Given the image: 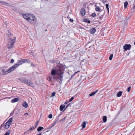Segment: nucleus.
I'll use <instances>...</instances> for the list:
<instances>
[{
  "instance_id": "nucleus-38",
  "label": "nucleus",
  "mask_w": 135,
  "mask_h": 135,
  "mask_svg": "<svg viewBox=\"0 0 135 135\" xmlns=\"http://www.w3.org/2000/svg\"><path fill=\"white\" fill-rule=\"evenodd\" d=\"M95 15H96V14L95 13H92L91 15V16L93 17L95 16Z\"/></svg>"
},
{
  "instance_id": "nucleus-47",
  "label": "nucleus",
  "mask_w": 135,
  "mask_h": 135,
  "mask_svg": "<svg viewBox=\"0 0 135 135\" xmlns=\"http://www.w3.org/2000/svg\"><path fill=\"white\" fill-rule=\"evenodd\" d=\"M4 126V125L3 124H2L0 126V128H1L2 127H3Z\"/></svg>"
},
{
  "instance_id": "nucleus-39",
  "label": "nucleus",
  "mask_w": 135,
  "mask_h": 135,
  "mask_svg": "<svg viewBox=\"0 0 135 135\" xmlns=\"http://www.w3.org/2000/svg\"><path fill=\"white\" fill-rule=\"evenodd\" d=\"M4 25H9L8 22L7 21H5L4 22Z\"/></svg>"
},
{
  "instance_id": "nucleus-29",
  "label": "nucleus",
  "mask_w": 135,
  "mask_h": 135,
  "mask_svg": "<svg viewBox=\"0 0 135 135\" xmlns=\"http://www.w3.org/2000/svg\"><path fill=\"white\" fill-rule=\"evenodd\" d=\"M0 3L4 5H6L7 4V3L3 1H0Z\"/></svg>"
},
{
  "instance_id": "nucleus-53",
  "label": "nucleus",
  "mask_w": 135,
  "mask_h": 135,
  "mask_svg": "<svg viewBox=\"0 0 135 135\" xmlns=\"http://www.w3.org/2000/svg\"><path fill=\"white\" fill-rule=\"evenodd\" d=\"M46 129H45V130H44L43 131H46Z\"/></svg>"
},
{
  "instance_id": "nucleus-42",
  "label": "nucleus",
  "mask_w": 135,
  "mask_h": 135,
  "mask_svg": "<svg viewBox=\"0 0 135 135\" xmlns=\"http://www.w3.org/2000/svg\"><path fill=\"white\" fill-rule=\"evenodd\" d=\"M87 21H88V23H89L90 22V21H88V20H87V19L85 20V21H84L85 22H87Z\"/></svg>"
},
{
  "instance_id": "nucleus-51",
  "label": "nucleus",
  "mask_w": 135,
  "mask_h": 135,
  "mask_svg": "<svg viewBox=\"0 0 135 135\" xmlns=\"http://www.w3.org/2000/svg\"><path fill=\"white\" fill-rule=\"evenodd\" d=\"M31 66H35L33 64H31Z\"/></svg>"
},
{
  "instance_id": "nucleus-48",
  "label": "nucleus",
  "mask_w": 135,
  "mask_h": 135,
  "mask_svg": "<svg viewBox=\"0 0 135 135\" xmlns=\"http://www.w3.org/2000/svg\"><path fill=\"white\" fill-rule=\"evenodd\" d=\"M79 72V71H77V72H75V73H74V74H76L77 73H78Z\"/></svg>"
},
{
  "instance_id": "nucleus-49",
  "label": "nucleus",
  "mask_w": 135,
  "mask_h": 135,
  "mask_svg": "<svg viewBox=\"0 0 135 135\" xmlns=\"http://www.w3.org/2000/svg\"><path fill=\"white\" fill-rule=\"evenodd\" d=\"M70 21L71 22H72L73 21V20L71 19H70Z\"/></svg>"
},
{
  "instance_id": "nucleus-14",
  "label": "nucleus",
  "mask_w": 135,
  "mask_h": 135,
  "mask_svg": "<svg viewBox=\"0 0 135 135\" xmlns=\"http://www.w3.org/2000/svg\"><path fill=\"white\" fill-rule=\"evenodd\" d=\"M51 73L52 76H54L56 74H57L56 71L55 70V69H53L51 71Z\"/></svg>"
},
{
  "instance_id": "nucleus-36",
  "label": "nucleus",
  "mask_w": 135,
  "mask_h": 135,
  "mask_svg": "<svg viewBox=\"0 0 135 135\" xmlns=\"http://www.w3.org/2000/svg\"><path fill=\"white\" fill-rule=\"evenodd\" d=\"M131 88V86H129L128 87V89H127L128 92H129L130 91Z\"/></svg>"
},
{
  "instance_id": "nucleus-46",
  "label": "nucleus",
  "mask_w": 135,
  "mask_h": 135,
  "mask_svg": "<svg viewBox=\"0 0 135 135\" xmlns=\"http://www.w3.org/2000/svg\"><path fill=\"white\" fill-rule=\"evenodd\" d=\"M75 75V74H73V75H72L71 76V78H73L74 76Z\"/></svg>"
},
{
  "instance_id": "nucleus-37",
  "label": "nucleus",
  "mask_w": 135,
  "mask_h": 135,
  "mask_svg": "<svg viewBox=\"0 0 135 135\" xmlns=\"http://www.w3.org/2000/svg\"><path fill=\"white\" fill-rule=\"evenodd\" d=\"M56 93L55 92H53L52 93L51 95L52 97H54L55 96Z\"/></svg>"
},
{
  "instance_id": "nucleus-55",
  "label": "nucleus",
  "mask_w": 135,
  "mask_h": 135,
  "mask_svg": "<svg viewBox=\"0 0 135 135\" xmlns=\"http://www.w3.org/2000/svg\"><path fill=\"white\" fill-rule=\"evenodd\" d=\"M80 28H83L82 27H80Z\"/></svg>"
},
{
  "instance_id": "nucleus-12",
  "label": "nucleus",
  "mask_w": 135,
  "mask_h": 135,
  "mask_svg": "<svg viewBox=\"0 0 135 135\" xmlns=\"http://www.w3.org/2000/svg\"><path fill=\"white\" fill-rule=\"evenodd\" d=\"M96 29L95 28H92L90 29L89 32L90 34H94L96 32Z\"/></svg>"
},
{
  "instance_id": "nucleus-3",
  "label": "nucleus",
  "mask_w": 135,
  "mask_h": 135,
  "mask_svg": "<svg viewBox=\"0 0 135 135\" xmlns=\"http://www.w3.org/2000/svg\"><path fill=\"white\" fill-rule=\"evenodd\" d=\"M18 79L21 81V83H24L32 87L34 86L31 80H28L24 77H21Z\"/></svg>"
},
{
  "instance_id": "nucleus-6",
  "label": "nucleus",
  "mask_w": 135,
  "mask_h": 135,
  "mask_svg": "<svg viewBox=\"0 0 135 135\" xmlns=\"http://www.w3.org/2000/svg\"><path fill=\"white\" fill-rule=\"evenodd\" d=\"M27 60V59L21 60L18 61L17 63L15 64V66L17 68L18 67L22 65L23 63L25 62V61Z\"/></svg>"
},
{
  "instance_id": "nucleus-20",
  "label": "nucleus",
  "mask_w": 135,
  "mask_h": 135,
  "mask_svg": "<svg viewBox=\"0 0 135 135\" xmlns=\"http://www.w3.org/2000/svg\"><path fill=\"white\" fill-rule=\"evenodd\" d=\"M44 129V127H42L40 126L38 127L37 129V131L38 132H40L41 130Z\"/></svg>"
},
{
  "instance_id": "nucleus-31",
  "label": "nucleus",
  "mask_w": 135,
  "mask_h": 135,
  "mask_svg": "<svg viewBox=\"0 0 135 135\" xmlns=\"http://www.w3.org/2000/svg\"><path fill=\"white\" fill-rule=\"evenodd\" d=\"M35 128H36V127H31L30 128L29 131H31L32 130L34 129Z\"/></svg>"
},
{
  "instance_id": "nucleus-8",
  "label": "nucleus",
  "mask_w": 135,
  "mask_h": 135,
  "mask_svg": "<svg viewBox=\"0 0 135 135\" xmlns=\"http://www.w3.org/2000/svg\"><path fill=\"white\" fill-rule=\"evenodd\" d=\"M55 77L52 76H49L47 78V79L50 83L54 82Z\"/></svg>"
},
{
  "instance_id": "nucleus-35",
  "label": "nucleus",
  "mask_w": 135,
  "mask_h": 135,
  "mask_svg": "<svg viewBox=\"0 0 135 135\" xmlns=\"http://www.w3.org/2000/svg\"><path fill=\"white\" fill-rule=\"evenodd\" d=\"M74 99V97H72L69 99V102H70L72 101Z\"/></svg>"
},
{
  "instance_id": "nucleus-45",
  "label": "nucleus",
  "mask_w": 135,
  "mask_h": 135,
  "mask_svg": "<svg viewBox=\"0 0 135 135\" xmlns=\"http://www.w3.org/2000/svg\"><path fill=\"white\" fill-rule=\"evenodd\" d=\"M38 122H37L36 123V126L35 127H36H36L38 125Z\"/></svg>"
},
{
  "instance_id": "nucleus-54",
  "label": "nucleus",
  "mask_w": 135,
  "mask_h": 135,
  "mask_svg": "<svg viewBox=\"0 0 135 135\" xmlns=\"http://www.w3.org/2000/svg\"><path fill=\"white\" fill-rule=\"evenodd\" d=\"M47 31V29H46V30H45V31Z\"/></svg>"
},
{
  "instance_id": "nucleus-44",
  "label": "nucleus",
  "mask_w": 135,
  "mask_h": 135,
  "mask_svg": "<svg viewBox=\"0 0 135 135\" xmlns=\"http://www.w3.org/2000/svg\"><path fill=\"white\" fill-rule=\"evenodd\" d=\"M55 62V61L54 60H52L51 61V62L52 63H54Z\"/></svg>"
},
{
  "instance_id": "nucleus-25",
  "label": "nucleus",
  "mask_w": 135,
  "mask_h": 135,
  "mask_svg": "<svg viewBox=\"0 0 135 135\" xmlns=\"http://www.w3.org/2000/svg\"><path fill=\"white\" fill-rule=\"evenodd\" d=\"M67 45L70 47H72L73 46L71 44V42L70 41L68 42Z\"/></svg>"
},
{
  "instance_id": "nucleus-41",
  "label": "nucleus",
  "mask_w": 135,
  "mask_h": 135,
  "mask_svg": "<svg viewBox=\"0 0 135 135\" xmlns=\"http://www.w3.org/2000/svg\"><path fill=\"white\" fill-rule=\"evenodd\" d=\"M66 118V117H65L64 118L61 119L60 120V121H64L65 119Z\"/></svg>"
},
{
  "instance_id": "nucleus-24",
  "label": "nucleus",
  "mask_w": 135,
  "mask_h": 135,
  "mask_svg": "<svg viewBox=\"0 0 135 135\" xmlns=\"http://www.w3.org/2000/svg\"><path fill=\"white\" fill-rule=\"evenodd\" d=\"M11 132V130H8L6 133L3 135H9Z\"/></svg>"
},
{
  "instance_id": "nucleus-32",
  "label": "nucleus",
  "mask_w": 135,
  "mask_h": 135,
  "mask_svg": "<svg viewBox=\"0 0 135 135\" xmlns=\"http://www.w3.org/2000/svg\"><path fill=\"white\" fill-rule=\"evenodd\" d=\"M7 33L8 35V36H11V34L9 31H8L7 32Z\"/></svg>"
},
{
  "instance_id": "nucleus-19",
  "label": "nucleus",
  "mask_w": 135,
  "mask_h": 135,
  "mask_svg": "<svg viewBox=\"0 0 135 135\" xmlns=\"http://www.w3.org/2000/svg\"><path fill=\"white\" fill-rule=\"evenodd\" d=\"M65 105H64L62 104L61 105L60 107V110L61 111L63 110V109L65 108Z\"/></svg>"
},
{
  "instance_id": "nucleus-58",
  "label": "nucleus",
  "mask_w": 135,
  "mask_h": 135,
  "mask_svg": "<svg viewBox=\"0 0 135 135\" xmlns=\"http://www.w3.org/2000/svg\"><path fill=\"white\" fill-rule=\"evenodd\" d=\"M52 85H54V84H52Z\"/></svg>"
},
{
  "instance_id": "nucleus-33",
  "label": "nucleus",
  "mask_w": 135,
  "mask_h": 135,
  "mask_svg": "<svg viewBox=\"0 0 135 135\" xmlns=\"http://www.w3.org/2000/svg\"><path fill=\"white\" fill-rule=\"evenodd\" d=\"M106 7L107 9L108 10V12H109V8H108V7H109L108 4H106Z\"/></svg>"
},
{
  "instance_id": "nucleus-9",
  "label": "nucleus",
  "mask_w": 135,
  "mask_h": 135,
  "mask_svg": "<svg viewBox=\"0 0 135 135\" xmlns=\"http://www.w3.org/2000/svg\"><path fill=\"white\" fill-rule=\"evenodd\" d=\"M59 119L58 118L56 119L55 120V122L51 124L50 126H49V127L47 128V129H49V130H48L47 131H46L45 132H48L50 130V129L52 127H53L55 125Z\"/></svg>"
},
{
  "instance_id": "nucleus-13",
  "label": "nucleus",
  "mask_w": 135,
  "mask_h": 135,
  "mask_svg": "<svg viewBox=\"0 0 135 135\" xmlns=\"http://www.w3.org/2000/svg\"><path fill=\"white\" fill-rule=\"evenodd\" d=\"M11 125V124H10L7 122L4 125V128L6 129H8L9 127Z\"/></svg>"
},
{
  "instance_id": "nucleus-52",
  "label": "nucleus",
  "mask_w": 135,
  "mask_h": 135,
  "mask_svg": "<svg viewBox=\"0 0 135 135\" xmlns=\"http://www.w3.org/2000/svg\"><path fill=\"white\" fill-rule=\"evenodd\" d=\"M67 102H65V104H67Z\"/></svg>"
},
{
  "instance_id": "nucleus-4",
  "label": "nucleus",
  "mask_w": 135,
  "mask_h": 135,
  "mask_svg": "<svg viewBox=\"0 0 135 135\" xmlns=\"http://www.w3.org/2000/svg\"><path fill=\"white\" fill-rule=\"evenodd\" d=\"M9 40H10V42L8 43L7 46V48L11 49L13 47V46L16 40V37H14V39H13L9 38Z\"/></svg>"
},
{
  "instance_id": "nucleus-5",
  "label": "nucleus",
  "mask_w": 135,
  "mask_h": 135,
  "mask_svg": "<svg viewBox=\"0 0 135 135\" xmlns=\"http://www.w3.org/2000/svg\"><path fill=\"white\" fill-rule=\"evenodd\" d=\"M59 76L55 77L57 81L59 82L60 84H61L63 79V75H57Z\"/></svg>"
},
{
  "instance_id": "nucleus-21",
  "label": "nucleus",
  "mask_w": 135,
  "mask_h": 135,
  "mask_svg": "<svg viewBox=\"0 0 135 135\" xmlns=\"http://www.w3.org/2000/svg\"><path fill=\"white\" fill-rule=\"evenodd\" d=\"M107 117L106 116H104L103 117V120L104 122H105L107 121Z\"/></svg>"
},
{
  "instance_id": "nucleus-40",
  "label": "nucleus",
  "mask_w": 135,
  "mask_h": 135,
  "mask_svg": "<svg viewBox=\"0 0 135 135\" xmlns=\"http://www.w3.org/2000/svg\"><path fill=\"white\" fill-rule=\"evenodd\" d=\"M14 62V60L13 59H12L11 60V61H10V63H13Z\"/></svg>"
},
{
  "instance_id": "nucleus-18",
  "label": "nucleus",
  "mask_w": 135,
  "mask_h": 135,
  "mask_svg": "<svg viewBox=\"0 0 135 135\" xmlns=\"http://www.w3.org/2000/svg\"><path fill=\"white\" fill-rule=\"evenodd\" d=\"M122 92L121 91H119L117 94V96L118 97H120L122 95Z\"/></svg>"
},
{
  "instance_id": "nucleus-11",
  "label": "nucleus",
  "mask_w": 135,
  "mask_h": 135,
  "mask_svg": "<svg viewBox=\"0 0 135 135\" xmlns=\"http://www.w3.org/2000/svg\"><path fill=\"white\" fill-rule=\"evenodd\" d=\"M1 71L3 73V75H6L9 73L8 71V69L6 70L5 69H1Z\"/></svg>"
},
{
  "instance_id": "nucleus-28",
  "label": "nucleus",
  "mask_w": 135,
  "mask_h": 135,
  "mask_svg": "<svg viewBox=\"0 0 135 135\" xmlns=\"http://www.w3.org/2000/svg\"><path fill=\"white\" fill-rule=\"evenodd\" d=\"M128 3L127 2H126L124 3V7L125 8H126L127 7Z\"/></svg>"
},
{
  "instance_id": "nucleus-30",
  "label": "nucleus",
  "mask_w": 135,
  "mask_h": 135,
  "mask_svg": "<svg viewBox=\"0 0 135 135\" xmlns=\"http://www.w3.org/2000/svg\"><path fill=\"white\" fill-rule=\"evenodd\" d=\"M113 54H111L110 55L109 57V59L110 60H112L113 57Z\"/></svg>"
},
{
  "instance_id": "nucleus-16",
  "label": "nucleus",
  "mask_w": 135,
  "mask_h": 135,
  "mask_svg": "<svg viewBox=\"0 0 135 135\" xmlns=\"http://www.w3.org/2000/svg\"><path fill=\"white\" fill-rule=\"evenodd\" d=\"M19 99L18 98H16L12 99L11 100V102L12 103H15L17 102L18 101Z\"/></svg>"
},
{
  "instance_id": "nucleus-50",
  "label": "nucleus",
  "mask_w": 135,
  "mask_h": 135,
  "mask_svg": "<svg viewBox=\"0 0 135 135\" xmlns=\"http://www.w3.org/2000/svg\"><path fill=\"white\" fill-rule=\"evenodd\" d=\"M28 115V114L27 113H26L25 114V115Z\"/></svg>"
},
{
  "instance_id": "nucleus-2",
  "label": "nucleus",
  "mask_w": 135,
  "mask_h": 135,
  "mask_svg": "<svg viewBox=\"0 0 135 135\" xmlns=\"http://www.w3.org/2000/svg\"><path fill=\"white\" fill-rule=\"evenodd\" d=\"M23 17L28 22L31 23H33L36 20L35 17L32 14H25L23 15Z\"/></svg>"
},
{
  "instance_id": "nucleus-56",
  "label": "nucleus",
  "mask_w": 135,
  "mask_h": 135,
  "mask_svg": "<svg viewBox=\"0 0 135 135\" xmlns=\"http://www.w3.org/2000/svg\"><path fill=\"white\" fill-rule=\"evenodd\" d=\"M129 53H128V54H129Z\"/></svg>"
},
{
  "instance_id": "nucleus-17",
  "label": "nucleus",
  "mask_w": 135,
  "mask_h": 135,
  "mask_svg": "<svg viewBox=\"0 0 135 135\" xmlns=\"http://www.w3.org/2000/svg\"><path fill=\"white\" fill-rule=\"evenodd\" d=\"M22 105L25 108H27L28 107V105L27 102H24L22 104Z\"/></svg>"
},
{
  "instance_id": "nucleus-15",
  "label": "nucleus",
  "mask_w": 135,
  "mask_h": 135,
  "mask_svg": "<svg viewBox=\"0 0 135 135\" xmlns=\"http://www.w3.org/2000/svg\"><path fill=\"white\" fill-rule=\"evenodd\" d=\"M98 90H97L91 93H90L89 94V96H92L94 95L98 91Z\"/></svg>"
},
{
  "instance_id": "nucleus-7",
  "label": "nucleus",
  "mask_w": 135,
  "mask_h": 135,
  "mask_svg": "<svg viewBox=\"0 0 135 135\" xmlns=\"http://www.w3.org/2000/svg\"><path fill=\"white\" fill-rule=\"evenodd\" d=\"M131 46L130 44H126L123 46L124 51H125L128 50H129L131 48Z\"/></svg>"
},
{
  "instance_id": "nucleus-27",
  "label": "nucleus",
  "mask_w": 135,
  "mask_h": 135,
  "mask_svg": "<svg viewBox=\"0 0 135 135\" xmlns=\"http://www.w3.org/2000/svg\"><path fill=\"white\" fill-rule=\"evenodd\" d=\"M12 118H11L9 119L8 120L7 122L8 123H9L10 124H11L12 122Z\"/></svg>"
},
{
  "instance_id": "nucleus-57",
  "label": "nucleus",
  "mask_w": 135,
  "mask_h": 135,
  "mask_svg": "<svg viewBox=\"0 0 135 135\" xmlns=\"http://www.w3.org/2000/svg\"><path fill=\"white\" fill-rule=\"evenodd\" d=\"M1 73H0V75H1Z\"/></svg>"
},
{
  "instance_id": "nucleus-10",
  "label": "nucleus",
  "mask_w": 135,
  "mask_h": 135,
  "mask_svg": "<svg viewBox=\"0 0 135 135\" xmlns=\"http://www.w3.org/2000/svg\"><path fill=\"white\" fill-rule=\"evenodd\" d=\"M17 68L15 65H13L12 67H11L9 69H8V73H10L12 71H13L15 69Z\"/></svg>"
},
{
  "instance_id": "nucleus-22",
  "label": "nucleus",
  "mask_w": 135,
  "mask_h": 135,
  "mask_svg": "<svg viewBox=\"0 0 135 135\" xmlns=\"http://www.w3.org/2000/svg\"><path fill=\"white\" fill-rule=\"evenodd\" d=\"M82 127L84 128L86 126V123L85 122H83L81 124Z\"/></svg>"
},
{
  "instance_id": "nucleus-26",
  "label": "nucleus",
  "mask_w": 135,
  "mask_h": 135,
  "mask_svg": "<svg viewBox=\"0 0 135 135\" xmlns=\"http://www.w3.org/2000/svg\"><path fill=\"white\" fill-rule=\"evenodd\" d=\"M95 9L96 11H99L101 10V9L98 6H97Z\"/></svg>"
},
{
  "instance_id": "nucleus-23",
  "label": "nucleus",
  "mask_w": 135,
  "mask_h": 135,
  "mask_svg": "<svg viewBox=\"0 0 135 135\" xmlns=\"http://www.w3.org/2000/svg\"><path fill=\"white\" fill-rule=\"evenodd\" d=\"M80 12L83 16H84L85 14V11L84 9H81Z\"/></svg>"
},
{
  "instance_id": "nucleus-43",
  "label": "nucleus",
  "mask_w": 135,
  "mask_h": 135,
  "mask_svg": "<svg viewBox=\"0 0 135 135\" xmlns=\"http://www.w3.org/2000/svg\"><path fill=\"white\" fill-rule=\"evenodd\" d=\"M69 105L70 104H69L66 106L64 110L69 106Z\"/></svg>"
},
{
  "instance_id": "nucleus-34",
  "label": "nucleus",
  "mask_w": 135,
  "mask_h": 135,
  "mask_svg": "<svg viewBox=\"0 0 135 135\" xmlns=\"http://www.w3.org/2000/svg\"><path fill=\"white\" fill-rule=\"evenodd\" d=\"M52 114H50L49 115L48 118H50V119L52 118Z\"/></svg>"
},
{
  "instance_id": "nucleus-1",
  "label": "nucleus",
  "mask_w": 135,
  "mask_h": 135,
  "mask_svg": "<svg viewBox=\"0 0 135 135\" xmlns=\"http://www.w3.org/2000/svg\"><path fill=\"white\" fill-rule=\"evenodd\" d=\"M65 66V65L60 64L59 63L55 68V69L56 71L57 74L63 75Z\"/></svg>"
}]
</instances>
